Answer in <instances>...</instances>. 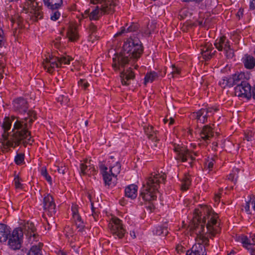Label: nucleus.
I'll list each match as a JSON object with an SVG mask.
<instances>
[{
	"mask_svg": "<svg viewBox=\"0 0 255 255\" xmlns=\"http://www.w3.org/2000/svg\"><path fill=\"white\" fill-rule=\"evenodd\" d=\"M120 171L121 165L119 163L117 162L116 164L114 166L111 167L109 172L117 178V176L120 173Z\"/></svg>",
	"mask_w": 255,
	"mask_h": 255,
	"instance_id": "c9c22d12",
	"label": "nucleus"
},
{
	"mask_svg": "<svg viewBox=\"0 0 255 255\" xmlns=\"http://www.w3.org/2000/svg\"><path fill=\"white\" fill-rule=\"evenodd\" d=\"M90 160H86L84 163H81L80 166V174L83 175H93L96 172L94 166L91 164Z\"/></svg>",
	"mask_w": 255,
	"mask_h": 255,
	"instance_id": "f3484780",
	"label": "nucleus"
},
{
	"mask_svg": "<svg viewBox=\"0 0 255 255\" xmlns=\"http://www.w3.org/2000/svg\"><path fill=\"white\" fill-rule=\"evenodd\" d=\"M244 209H245V211L248 214H249L250 213V203L249 202H246L245 205L244 206Z\"/></svg>",
	"mask_w": 255,
	"mask_h": 255,
	"instance_id": "864d4df0",
	"label": "nucleus"
},
{
	"mask_svg": "<svg viewBox=\"0 0 255 255\" xmlns=\"http://www.w3.org/2000/svg\"><path fill=\"white\" fill-rule=\"evenodd\" d=\"M153 234L157 236H166L168 233L166 227L158 226L153 231Z\"/></svg>",
	"mask_w": 255,
	"mask_h": 255,
	"instance_id": "72a5a7b5",
	"label": "nucleus"
},
{
	"mask_svg": "<svg viewBox=\"0 0 255 255\" xmlns=\"http://www.w3.org/2000/svg\"><path fill=\"white\" fill-rule=\"evenodd\" d=\"M199 135L201 140H202L208 143V141L210 140L213 136V130L210 127L205 126L200 131Z\"/></svg>",
	"mask_w": 255,
	"mask_h": 255,
	"instance_id": "6ab92c4d",
	"label": "nucleus"
},
{
	"mask_svg": "<svg viewBox=\"0 0 255 255\" xmlns=\"http://www.w3.org/2000/svg\"><path fill=\"white\" fill-rule=\"evenodd\" d=\"M250 7L251 9H255V0H251Z\"/></svg>",
	"mask_w": 255,
	"mask_h": 255,
	"instance_id": "5fc2aeb1",
	"label": "nucleus"
},
{
	"mask_svg": "<svg viewBox=\"0 0 255 255\" xmlns=\"http://www.w3.org/2000/svg\"><path fill=\"white\" fill-rule=\"evenodd\" d=\"M93 4H98L91 9H86L82 16L83 18L89 17L90 20H98L103 14H109L114 11L115 4L113 0H91Z\"/></svg>",
	"mask_w": 255,
	"mask_h": 255,
	"instance_id": "39448f33",
	"label": "nucleus"
},
{
	"mask_svg": "<svg viewBox=\"0 0 255 255\" xmlns=\"http://www.w3.org/2000/svg\"><path fill=\"white\" fill-rule=\"evenodd\" d=\"M235 93L236 96L239 97L249 99L252 96L251 86L245 81L235 88Z\"/></svg>",
	"mask_w": 255,
	"mask_h": 255,
	"instance_id": "f8f14e48",
	"label": "nucleus"
},
{
	"mask_svg": "<svg viewBox=\"0 0 255 255\" xmlns=\"http://www.w3.org/2000/svg\"><path fill=\"white\" fill-rule=\"evenodd\" d=\"M99 167L102 175H104V173H107L109 172V171H108V168L104 164H100Z\"/></svg>",
	"mask_w": 255,
	"mask_h": 255,
	"instance_id": "8fccbe9b",
	"label": "nucleus"
},
{
	"mask_svg": "<svg viewBox=\"0 0 255 255\" xmlns=\"http://www.w3.org/2000/svg\"><path fill=\"white\" fill-rule=\"evenodd\" d=\"M181 72L180 69L175 67L174 65H172V71L169 75L171 76L172 78H174L180 75Z\"/></svg>",
	"mask_w": 255,
	"mask_h": 255,
	"instance_id": "a19ab883",
	"label": "nucleus"
},
{
	"mask_svg": "<svg viewBox=\"0 0 255 255\" xmlns=\"http://www.w3.org/2000/svg\"><path fill=\"white\" fill-rule=\"evenodd\" d=\"M23 9L25 13L30 12L32 14L33 19L37 20L43 17V13L40 6L34 0H27L23 3Z\"/></svg>",
	"mask_w": 255,
	"mask_h": 255,
	"instance_id": "6e6552de",
	"label": "nucleus"
},
{
	"mask_svg": "<svg viewBox=\"0 0 255 255\" xmlns=\"http://www.w3.org/2000/svg\"><path fill=\"white\" fill-rule=\"evenodd\" d=\"M72 60L71 57L66 55L60 57L49 55L44 60L43 65L44 68L47 69V72L52 73L55 68H58L62 64H69Z\"/></svg>",
	"mask_w": 255,
	"mask_h": 255,
	"instance_id": "423d86ee",
	"label": "nucleus"
},
{
	"mask_svg": "<svg viewBox=\"0 0 255 255\" xmlns=\"http://www.w3.org/2000/svg\"><path fill=\"white\" fill-rule=\"evenodd\" d=\"M191 181L189 177H185L182 181L181 188L182 190L186 191L190 185Z\"/></svg>",
	"mask_w": 255,
	"mask_h": 255,
	"instance_id": "4c0bfd02",
	"label": "nucleus"
},
{
	"mask_svg": "<svg viewBox=\"0 0 255 255\" xmlns=\"http://www.w3.org/2000/svg\"><path fill=\"white\" fill-rule=\"evenodd\" d=\"M58 255H67V254L63 251H59L58 253Z\"/></svg>",
	"mask_w": 255,
	"mask_h": 255,
	"instance_id": "69168bd1",
	"label": "nucleus"
},
{
	"mask_svg": "<svg viewBox=\"0 0 255 255\" xmlns=\"http://www.w3.org/2000/svg\"><path fill=\"white\" fill-rule=\"evenodd\" d=\"M138 29V25L135 23H132L129 26L128 28H126L125 27H122L119 32H118L115 35V36H118L121 35L122 34L130 32L132 31H134Z\"/></svg>",
	"mask_w": 255,
	"mask_h": 255,
	"instance_id": "2f4dec72",
	"label": "nucleus"
},
{
	"mask_svg": "<svg viewBox=\"0 0 255 255\" xmlns=\"http://www.w3.org/2000/svg\"><path fill=\"white\" fill-rule=\"evenodd\" d=\"M24 158V154L23 153H19L15 157L14 161L17 165H20L23 162Z\"/></svg>",
	"mask_w": 255,
	"mask_h": 255,
	"instance_id": "79ce46f5",
	"label": "nucleus"
},
{
	"mask_svg": "<svg viewBox=\"0 0 255 255\" xmlns=\"http://www.w3.org/2000/svg\"><path fill=\"white\" fill-rule=\"evenodd\" d=\"M12 105L13 110L20 114L26 113L28 108L27 101L22 97H19L13 100Z\"/></svg>",
	"mask_w": 255,
	"mask_h": 255,
	"instance_id": "4468645a",
	"label": "nucleus"
},
{
	"mask_svg": "<svg viewBox=\"0 0 255 255\" xmlns=\"http://www.w3.org/2000/svg\"><path fill=\"white\" fill-rule=\"evenodd\" d=\"M91 208H92V212H93V213H92V216L93 217V218H94V219L96 220V214H94V206H93V203H91Z\"/></svg>",
	"mask_w": 255,
	"mask_h": 255,
	"instance_id": "4d7b16f0",
	"label": "nucleus"
},
{
	"mask_svg": "<svg viewBox=\"0 0 255 255\" xmlns=\"http://www.w3.org/2000/svg\"><path fill=\"white\" fill-rule=\"evenodd\" d=\"M183 1H195L196 2H199L202 1V0H182Z\"/></svg>",
	"mask_w": 255,
	"mask_h": 255,
	"instance_id": "bf43d9fd",
	"label": "nucleus"
},
{
	"mask_svg": "<svg viewBox=\"0 0 255 255\" xmlns=\"http://www.w3.org/2000/svg\"><path fill=\"white\" fill-rule=\"evenodd\" d=\"M214 164V160L211 158L208 160L205 163V167H207L209 171L211 170Z\"/></svg>",
	"mask_w": 255,
	"mask_h": 255,
	"instance_id": "49530a36",
	"label": "nucleus"
},
{
	"mask_svg": "<svg viewBox=\"0 0 255 255\" xmlns=\"http://www.w3.org/2000/svg\"><path fill=\"white\" fill-rule=\"evenodd\" d=\"M215 46L218 50H224L228 58H232L234 57L233 49L231 47L230 41L226 37L223 36L219 39H217L215 43Z\"/></svg>",
	"mask_w": 255,
	"mask_h": 255,
	"instance_id": "9d476101",
	"label": "nucleus"
},
{
	"mask_svg": "<svg viewBox=\"0 0 255 255\" xmlns=\"http://www.w3.org/2000/svg\"><path fill=\"white\" fill-rule=\"evenodd\" d=\"M57 101L61 105H66L68 103L69 99L68 98L64 95H60L57 98Z\"/></svg>",
	"mask_w": 255,
	"mask_h": 255,
	"instance_id": "c03bdc74",
	"label": "nucleus"
},
{
	"mask_svg": "<svg viewBox=\"0 0 255 255\" xmlns=\"http://www.w3.org/2000/svg\"><path fill=\"white\" fill-rule=\"evenodd\" d=\"M243 63L246 68L251 69L255 66V59L252 56L246 55L243 58Z\"/></svg>",
	"mask_w": 255,
	"mask_h": 255,
	"instance_id": "c756f323",
	"label": "nucleus"
},
{
	"mask_svg": "<svg viewBox=\"0 0 255 255\" xmlns=\"http://www.w3.org/2000/svg\"><path fill=\"white\" fill-rule=\"evenodd\" d=\"M243 10L242 9H240L239 11L238 12V15L240 17V16H242L243 14Z\"/></svg>",
	"mask_w": 255,
	"mask_h": 255,
	"instance_id": "0e129e2a",
	"label": "nucleus"
},
{
	"mask_svg": "<svg viewBox=\"0 0 255 255\" xmlns=\"http://www.w3.org/2000/svg\"><path fill=\"white\" fill-rule=\"evenodd\" d=\"M103 179L106 186L109 187H114L117 182V179L110 173H104Z\"/></svg>",
	"mask_w": 255,
	"mask_h": 255,
	"instance_id": "393cba45",
	"label": "nucleus"
},
{
	"mask_svg": "<svg viewBox=\"0 0 255 255\" xmlns=\"http://www.w3.org/2000/svg\"><path fill=\"white\" fill-rule=\"evenodd\" d=\"M41 247L42 246L39 244L38 246H32L28 251L26 249L22 251L25 253L26 255H42Z\"/></svg>",
	"mask_w": 255,
	"mask_h": 255,
	"instance_id": "c85d7f7f",
	"label": "nucleus"
},
{
	"mask_svg": "<svg viewBox=\"0 0 255 255\" xmlns=\"http://www.w3.org/2000/svg\"><path fill=\"white\" fill-rule=\"evenodd\" d=\"M136 45V50L140 49V41L137 39H128L125 41L123 46V51L119 54H117L113 58V67L115 70H120V78L123 85H128L130 83V80L134 79V73L129 68L126 71L125 68L128 63L130 61L129 59V52L133 48L134 45Z\"/></svg>",
	"mask_w": 255,
	"mask_h": 255,
	"instance_id": "7ed1b4c3",
	"label": "nucleus"
},
{
	"mask_svg": "<svg viewBox=\"0 0 255 255\" xmlns=\"http://www.w3.org/2000/svg\"><path fill=\"white\" fill-rule=\"evenodd\" d=\"M23 232L21 228H17L8 235L7 245L12 250L19 249L22 242Z\"/></svg>",
	"mask_w": 255,
	"mask_h": 255,
	"instance_id": "0eeeda50",
	"label": "nucleus"
},
{
	"mask_svg": "<svg viewBox=\"0 0 255 255\" xmlns=\"http://www.w3.org/2000/svg\"><path fill=\"white\" fill-rule=\"evenodd\" d=\"M60 16V13L56 9L52 10L50 14V19L53 21L57 20Z\"/></svg>",
	"mask_w": 255,
	"mask_h": 255,
	"instance_id": "37998d69",
	"label": "nucleus"
},
{
	"mask_svg": "<svg viewBox=\"0 0 255 255\" xmlns=\"http://www.w3.org/2000/svg\"><path fill=\"white\" fill-rule=\"evenodd\" d=\"M72 211L73 218L75 225L79 231H81L84 227V224L78 211V206L73 205L71 208Z\"/></svg>",
	"mask_w": 255,
	"mask_h": 255,
	"instance_id": "a211bd4d",
	"label": "nucleus"
},
{
	"mask_svg": "<svg viewBox=\"0 0 255 255\" xmlns=\"http://www.w3.org/2000/svg\"><path fill=\"white\" fill-rule=\"evenodd\" d=\"M14 183L15 187L16 189H21L22 188V185L20 183L18 177H15L14 178Z\"/></svg>",
	"mask_w": 255,
	"mask_h": 255,
	"instance_id": "09e8293b",
	"label": "nucleus"
},
{
	"mask_svg": "<svg viewBox=\"0 0 255 255\" xmlns=\"http://www.w3.org/2000/svg\"><path fill=\"white\" fill-rule=\"evenodd\" d=\"M220 198V194H217L215 195V200L216 202L218 201Z\"/></svg>",
	"mask_w": 255,
	"mask_h": 255,
	"instance_id": "13d9d810",
	"label": "nucleus"
},
{
	"mask_svg": "<svg viewBox=\"0 0 255 255\" xmlns=\"http://www.w3.org/2000/svg\"><path fill=\"white\" fill-rule=\"evenodd\" d=\"M97 26L93 23H91L89 26V30L90 32L91 33H94L97 30Z\"/></svg>",
	"mask_w": 255,
	"mask_h": 255,
	"instance_id": "603ef678",
	"label": "nucleus"
},
{
	"mask_svg": "<svg viewBox=\"0 0 255 255\" xmlns=\"http://www.w3.org/2000/svg\"><path fill=\"white\" fill-rule=\"evenodd\" d=\"M241 242L243 246L250 251L252 255H255V248L252 247L251 240L246 236H243L241 238Z\"/></svg>",
	"mask_w": 255,
	"mask_h": 255,
	"instance_id": "cd10ccee",
	"label": "nucleus"
},
{
	"mask_svg": "<svg viewBox=\"0 0 255 255\" xmlns=\"http://www.w3.org/2000/svg\"><path fill=\"white\" fill-rule=\"evenodd\" d=\"M230 78L232 86L235 85H240L246 81L245 75L242 73L235 74L232 77H230Z\"/></svg>",
	"mask_w": 255,
	"mask_h": 255,
	"instance_id": "b1692460",
	"label": "nucleus"
},
{
	"mask_svg": "<svg viewBox=\"0 0 255 255\" xmlns=\"http://www.w3.org/2000/svg\"><path fill=\"white\" fill-rule=\"evenodd\" d=\"M169 120H170V122L169 123V125H171L174 123V120L173 118H170Z\"/></svg>",
	"mask_w": 255,
	"mask_h": 255,
	"instance_id": "e2e57ef3",
	"label": "nucleus"
},
{
	"mask_svg": "<svg viewBox=\"0 0 255 255\" xmlns=\"http://www.w3.org/2000/svg\"><path fill=\"white\" fill-rule=\"evenodd\" d=\"M218 110L216 108L206 107L193 113L192 117L197 120V123L204 124L207 122L208 117L212 116Z\"/></svg>",
	"mask_w": 255,
	"mask_h": 255,
	"instance_id": "1a4fd4ad",
	"label": "nucleus"
},
{
	"mask_svg": "<svg viewBox=\"0 0 255 255\" xmlns=\"http://www.w3.org/2000/svg\"><path fill=\"white\" fill-rule=\"evenodd\" d=\"M218 216L206 205H203L195 210L190 229L192 234H195L197 242L186 255H206L205 247L209 244L208 236L205 234L206 225L207 232L214 236L217 232V219Z\"/></svg>",
	"mask_w": 255,
	"mask_h": 255,
	"instance_id": "f257e3e1",
	"label": "nucleus"
},
{
	"mask_svg": "<svg viewBox=\"0 0 255 255\" xmlns=\"http://www.w3.org/2000/svg\"><path fill=\"white\" fill-rule=\"evenodd\" d=\"M136 47V45H134V47ZM140 49L136 50L135 47L131 49V51L129 52V59L130 61L128 64H132L134 61L139 58L142 53L143 49L140 42Z\"/></svg>",
	"mask_w": 255,
	"mask_h": 255,
	"instance_id": "412c9836",
	"label": "nucleus"
},
{
	"mask_svg": "<svg viewBox=\"0 0 255 255\" xmlns=\"http://www.w3.org/2000/svg\"><path fill=\"white\" fill-rule=\"evenodd\" d=\"M212 45L210 43H207L205 45L202 46L200 49L201 53L206 60H208L212 57L214 54L215 51H213Z\"/></svg>",
	"mask_w": 255,
	"mask_h": 255,
	"instance_id": "aec40b11",
	"label": "nucleus"
},
{
	"mask_svg": "<svg viewBox=\"0 0 255 255\" xmlns=\"http://www.w3.org/2000/svg\"><path fill=\"white\" fill-rule=\"evenodd\" d=\"M219 85L223 88H225L226 87H232V83L230 82V77H225L223 78L219 81Z\"/></svg>",
	"mask_w": 255,
	"mask_h": 255,
	"instance_id": "e433bc0d",
	"label": "nucleus"
},
{
	"mask_svg": "<svg viewBox=\"0 0 255 255\" xmlns=\"http://www.w3.org/2000/svg\"><path fill=\"white\" fill-rule=\"evenodd\" d=\"M239 171V169L238 168L234 169L232 171V173H230L228 176V179L234 182H236L238 177V173Z\"/></svg>",
	"mask_w": 255,
	"mask_h": 255,
	"instance_id": "58836bf2",
	"label": "nucleus"
},
{
	"mask_svg": "<svg viewBox=\"0 0 255 255\" xmlns=\"http://www.w3.org/2000/svg\"><path fill=\"white\" fill-rule=\"evenodd\" d=\"M78 85L82 88L86 89V88L89 86V84L86 80L84 79H80L78 81Z\"/></svg>",
	"mask_w": 255,
	"mask_h": 255,
	"instance_id": "a18cd8bd",
	"label": "nucleus"
},
{
	"mask_svg": "<svg viewBox=\"0 0 255 255\" xmlns=\"http://www.w3.org/2000/svg\"><path fill=\"white\" fill-rule=\"evenodd\" d=\"M163 121H164V123H166V122H167L168 120L167 119H165L163 120Z\"/></svg>",
	"mask_w": 255,
	"mask_h": 255,
	"instance_id": "338daca9",
	"label": "nucleus"
},
{
	"mask_svg": "<svg viewBox=\"0 0 255 255\" xmlns=\"http://www.w3.org/2000/svg\"><path fill=\"white\" fill-rule=\"evenodd\" d=\"M27 114V117L21 119L14 116H11L10 118H6L10 120L11 124L16 120L13 124L12 131L9 132V137H7V142L11 147L14 148L18 146L21 141L24 145L31 144L33 142L28 129L35 119L36 114L33 111H29Z\"/></svg>",
	"mask_w": 255,
	"mask_h": 255,
	"instance_id": "f03ea898",
	"label": "nucleus"
},
{
	"mask_svg": "<svg viewBox=\"0 0 255 255\" xmlns=\"http://www.w3.org/2000/svg\"><path fill=\"white\" fill-rule=\"evenodd\" d=\"M157 77L158 74L154 71L147 73L144 77V84L146 85L147 83L152 82Z\"/></svg>",
	"mask_w": 255,
	"mask_h": 255,
	"instance_id": "f704fd0d",
	"label": "nucleus"
},
{
	"mask_svg": "<svg viewBox=\"0 0 255 255\" xmlns=\"http://www.w3.org/2000/svg\"><path fill=\"white\" fill-rule=\"evenodd\" d=\"M144 131L148 137L153 141H157L156 133L153 130L152 126L144 128Z\"/></svg>",
	"mask_w": 255,
	"mask_h": 255,
	"instance_id": "473e14b6",
	"label": "nucleus"
},
{
	"mask_svg": "<svg viewBox=\"0 0 255 255\" xmlns=\"http://www.w3.org/2000/svg\"><path fill=\"white\" fill-rule=\"evenodd\" d=\"M41 174L45 178V179L50 184H52V179L47 173L46 168L43 167L41 169Z\"/></svg>",
	"mask_w": 255,
	"mask_h": 255,
	"instance_id": "ea45409f",
	"label": "nucleus"
},
{
	"mask_svg": "<svg viewBox=\"0 0 255 255\" xmlns=\"http://www.w3.org/2000/svg\"><path fill=\"white\" fill-rule=\"evenodd\" d=\"M130 235L132 238H133V239L135 238L136 235H135V233L134 231L130 232Z\"/></svg>",
	"mask_w": 255,
	"mask_h": 255,
	"instance_id": "052dcab7",
	"label": "nucleus"
},
{
	"mask_svg": "<svg viewBox=\"0 0 255 255\" xmlns=\"http://www.w3.org/2000/svg\"><path fill=\"white\" fill-rule=\"evenodd\" d=\"M11 128V121L8 119H4L3 124L0 126V134H1L2 138L3 139V142L7 147H11L7 142V137H9V133L8 131Z\"/></svg>",
	"mask_w": 255,
	"mask_h": 255,
	"instance_id": "dca6fc26",
	"label": "nucleus"
},
{
	"mask_svg": "<svg viewBox=\"0 0 255 255\" xmlns=\"http://www.w3.org/2000/svg\"><path fill=\"white\" fill-rule=\"evenodd\" d=\"M166 179L164 173H153L149 176L144 184L141 190L139 197L143 200L149 202V205L147 206L151 211L155 208L153 203H150L156 199V193L159 184L164 182Z\"/></svg>",
	"mask_w": 255,
	"mask_h": 255,
	"instance_id": "20e7f679",
	"label": "nucleus"
},
{
	"mask_svg": "<svg viewBox=\"0 0 255 255\" xmlns=\"http://www.w3.org/2000/svg\"><path fill=\"white\" fill-rule=\"evenodd\" d=\"M174 150L177 152V156L176 157L177 159L180 160L182 162L187 160L188 158H190L191 160L195 159L194 156H198L197 152H190L188 149L184 147H175Z\"/></svg>",
	"mask_w": 255,
	"mask_h": 255,
	"instance_id": "ddd939ff",
	"label": "nucleus"
},
{
	"mask_svg": "<svg viewBox=\"0 0 255 255\" xmlns=\"http://www.w3.org/2000/svg\"><path fill=\"white\" fill-rule=\"evenodd\" d=\"M250 238L252 241V245H255V234L251 235L250 236Z\"/></svg>",
	"mask_w": 255,
	"mask_h": 255,
	"instance_id": "6e6d98bb",
	"label": "nucleus"
},
{
	"mask_svg": "<svg viewBox=\"0 0 255 255\" xmlns=\"http://www.w3.org/2000/svg\"><path fill=\"white\" fill-rule=\"evenodd\" d=\"M109 228L111 233L115 238H122L126 233L122 221L117 218H113L109 224Z\"/></svg>",
	"mask_w": 255,
	"mask_h": 255,
	"instance_id": "9b49d317",
	"label": "nucleus"
},
{
	"mask_svg": "<svg viewBox=\"0 0 255 255\" xmlns=\"http://www.w3.org/2000/svg\"><path fill=\"white\" fill-rule=\"evenodd\" d=\"M45 5L52 10L59 8L62 4V0H43Z\"/></svg>",
	"mask_w": 255,
	"mask_h": 255,
	"instance_id": "bb28decb",
	"label": "nucleus"
},
{
	"mask_svg": "<svg viewBox=\"0 0 255 255\" xmlns=\"http://www.w3.org/2000/svg\"><path fill=\"white\" fill-rule=\"evenodd\" d=\"M138 187L135 184H130L125 188V196L132 199H135L137 195Z\"/></svg>",
	"mask_w": 255,
	"mask_h": 255,
	"instance_id": "5701e85b",
	"label": "nucleus"
},
{
	"mask_svg": "<svg viewBox=\"0 0 255 255\" xmlns=\"http://www.w3.org/2000/svg\"><path fill=\"white\" fill-rule=\"evenodd\" d=\"M254 136L255 133L252 131H249L245 133V138L247 141H251Z\"/></svg>",
	"mask_w": 255,
	"mask_h": 255,
	"instance_id": "de8ad7c7",
	"label": "nucleus"
},
{
	"mask_svg": "<svg viewBox=\"0 0 255 255\" xmlns=\"http://www.w3.org/2000/svg\"><path fill=\"white\" fill-rule=\"evenodd\" d=\"M67 35L71 41H76L78 38L76 27L73 25L70 26L67 31Z\"/></svg>",
	"mask_w": 255,
	"mask_h": 255,
	"instance_id": "7c9ffc66",
	"label": "nucleus"
},
{
	"mask_svg": "<svg viewBox=\"0 0 255 255\" xmlns=\"http://www.w3.org/2000/svg\"><path fill=\"white\" fill-rule=\"evenodd\" d=\"M43 204L44 210L48 212L50 216H52L55 214L56 205L52 196L49 194L45 195L43 198Z\"/></svg>",
	"mask_w": 255,
	"mask_h": 255,
	"instance_id": "2eb2a0df",
	"label": "nucleus"
},
{
	"mask_svg": "<svg viewBox=\"0 0 255 255\" xmlns=\"http://www.w3.org/2000/svg\"><path fill=\"white\" fill-rule=\"evenodd\" d=\"M252 96L254 100H255V86L254 87L252 91Z\"/></svg>",
	"mask_w": 255,
	"mask_h": 255,
	"instance_id": "680f3d73",
	"label": "nucleus"
},
{
	"mask_svg": "<svg viewBox=\"0 0 255 255\" xmlns=\"http://www.w3.org/2000/svg\"><path fill=\"white\" fill-rule=\"evenodd\" d=\"M85 125H86V126H87V125H88V121H86L85 122Z\"/></svg>",
	"mask_w": 255,
	"mask_h": 255,
	"instance_id": "774afa93",
	"label": "nucleus"
},
{
	"mask_svg": "<svg viewBox=\"0 0 255 255\" xmlns=\"http://www.w3.org/2000/svg\"><path fill=\"white\" fill-rule=\"evenodd\" d=\"M67 168L64 166L58 167L57 169L58 172L62 174H64L67 170Z\"/></svg>",
	"mask_w": 255,
	"mask_h": 255,
	"instance_id": "3c124183",
	"label": "nucleus"
},
{
	"mask_svg": "<svg viewBox=\"0 0 255 255\" xmlns=\"http://www.w3.org/2000/svg\"><path fill=\"white\" fill-rule=\"evenodd\" d=\"M9 234V228L5 225L0 224V242H6L8 239Z\"/></svg>",
	"mask_w": 255,
	"mask_h": 255,
	"instance_id": "a878e982",
	"label": "nucleus"
},
{
	"mask_svg": "<svg viewBox=\"0 0 255 255\" xmlns=\"http://www.w3.org/2000/svg\"><path fill=\"white\" fill-rule=\"evenodd\" d=\"M21 229L23 232L24 230L27 232L28 235L29 236L30 240H31L32 238H33V241L35 239L36 235L35 233V231L36 229L33 223L27 222L24 224L23 228H21Z\"/></svg>",
	"mask_w": 255,
	"mask_h": 255,
	"instance_id": "4be33fe9",
	"label": "nucleus"
}]
</instances>
